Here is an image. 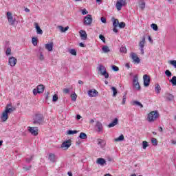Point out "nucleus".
Here are the masks:
<instances>
[{
  "label": "nucleus",
  "instance_id": "1",
  "mask_svg": "<svg viewBox=\"0 0 176 176\" xmlns=\"http://www.w3.org/2000/svg\"><path fill=\"white\" fill-rule=\"evenodd\" d=\"M160 114L157 111H153L150 112L147 116V120L149 123H152L153 122H156L159 118Z\"/></svg>",
  "mask_w": 176,
  "mask_h": 176
},
{
  "label": "nucleus",
  "instance_id": "2",
  "mask_svg": "<svg viewBox=\"0 0 176 176\" xmlns=\"http://www.w3.org/2000/svg\"><path fill=\"white\" fill-rule=\"evenodd\" d=\"M43 120H45V118H43V115L42 114H36L33 117V124H38V126H41V124H43Z\"/></svg>",
  "mask_w": 176,
  "mask_h": 176
},
{
  "label": "nucleus",
  "instance_id": "3",
  "mask_svg": "<svg viewBox=\"0 0 176 176\" xmlns=\"http://www.w3.org/2000/svg\"><path fill=\"white\" fill-rule=\"evenodd\" d=\"M126 5H127V3L126 2V0H118L116 2V8L117 10H118L119 12L122 10V8H123V6H126Z\"/></svg>",
  "mask_w": 176,
  "mask_h": 176
},
{
  "label": "nucleus",
  "instance_id": "4",
  "mask_svg": "<svg viewBox=\"0 0 176 176\" xmlns=\"http://www.w3.org/2000/svg\"><path fill=\"white\" fill-rule=\"evenodd\" d=\"M93 23V17H91V14H87L86 16L84 17V25H91Z\"/></svg>",
  "mask_w": 176,
  "mask_h": 176
},
{
  "label": "nucleus",
  "instance_id": "5",
  "mask_svg": "<svg viewBox=\"0 0 176 176\" xmlns=\"http://www.w3.org/2000/svg\"><path fill=\"white\" fill-rule=\"evenodd\" d=\"M133 85L134 89L140 91L141 90V86L140 85V82H138V76L135 75L133 76Z\"/></svg>",
  "mask_w": 176,
  "mask_h": 176
},
{
  "label": "nucleus",
  "instance_id": "6",
  "mask_svg": "<svg viewBox=\"0 0 176 176\" xmlns=\"http://www.w3.org/2000/svg\"><path fill=\"white\" fill-rule=\"evenodd\" d=\"M28 130L29 133H31L32 135H35V136H36L38 135V132L39 131V130H38V128L31 127V126H29L28 128Z\"/></svg>",
  "mask_w": 176,
  "mask_h": 176
},
{
  "label": "nucleus",
  "instance_id": "7",
  "mask_svg": "<svg viewBox=\"0 0 176 176\" xmlns=\"http://www.w3.org/2000/svg\"><path fill=\"white\" fill-rule=\"evenodd\" d=\"M143 80L144 86L148 87V86H149V83H151V77H149V76L147 74H145L143 76Z\"/></svg>",
  "mask_w": 176,
  "mask_h": 176
},
{
  "label": "nucleus",
  "instance_id": "8",
  "mask_svg": "<svg viewBox=\"0 0 176 176\" xmlns=\"http://www.w3.org/2000/svg\"><path fill=\"white\" fill-rule=\"evenodd\" d=\"M131 57L132 60L134 61V63H136L137 64H140L141 60L139 58L137 54L132 52L131 54Z\"/></svg>",
  "mask_w": 176,
  "mask_h": 176
},
{
  "label": "nucleus",
  "instance_id": "9",
  "mask_svg": "<svg viewBox=\"0 0 176 176\" xmlns=\"http://www.w3.org/2000/svg\"><path fill=\"white\" fill-rule=\"evenodd\" d=\"M7 18L10 24H11V25H13V24H14V20L13 19V14H12V12H7Z\"/></svg>",
  "mask_w": 176,
  "mask_h": 176
},
{
  "label": "nucleus",
  "instance_id": "10",
  "mask_svg": "<svg viewBox=\"0 0 176 176\" xmlns=\"http://www.w3.org/2000/svg\"><path fill=\"white\" fill-rule=\"evenodd\" d=\"M96 127L97 129L96 131H98V133H101L104 131V126H102V124L100 122V121L96 122Z\"/></svg>",
  "mask_w": 176,
  "mask_h": 176
},
{
  "label": "nucleus",
  "instance_id": "11",
  "mask_svg": "<svg viewBox=\"0 0 176 176\" xmlns=\"http://www.w3.org/2000/svg\"><path fill=\"white\" fill-rule=\"evenodd\" d=\"M89 97H97L98 96V91L96 89H90L88 91Z\"/></svg>",
  "mask_w": 176,
  "mask_h": 176
},
{
  "label": "nucleus",
  "instance_id": "12",
  "mask_svg": "<svg viewBox=\"0 0 176 176\" xmlns=\"http://www.w3.org/2000/svg\"><path fill=\"white\" fill-rule=\"evenodd\" d=\"M69 146H71V140H69L66 142H64L61 144V148L63 149H68L69 148Z\"/></svg>",
  "mask_w": 176,
  "mask_h": 176
},
{
  "label": "nucleus",
  "instance_id": "13",
  "mask_svg": "<svg viewBox=\"0 0 176 176\" xmlns=\"http://www.w3.org/2000/svg\"><path fill=\"white\" fill-rule=\"evenodd\" d=\"M8 63L11 67H14L17 64V59L12 56L9 58Z\"/></svg>",
  "mask_w": 176,
  "mask_h": 176
},
{
  "label": "nucleus",
  "instance_id": "14",
  "mask_svg": "<svg viewBox=\"0 0 176 176\" xmlns=\"http://www.w3.org/2000/svg\"><path fill=\"white\" fill-rule=\"evenodd\" d=\"M79 34L82 41H86V39H87V33H86V31L80 30Z\"/></svg>",
  "mask_w": 176,
  "mask_h": 176
},
{
  "label": "nucleus",
  "instance_id": "15",
  "mask_svg": "<svg viewBox=\"0 0 176 176\" xmlns=\"http://www.w3.org/2000/svg\"><path fill=\"white\" fill-rule=\"evenodd\" d=\"M8 115H9V113H7L6 111L5 110L1 115V120H3V122H6L8 119H9Z\"/></svg>",
  "mask_w": 176,
  "mask_h": 176
},
{
  "label": "nucleus",
  "instance_id": "16",
  "mask_svg": "<svg viewBox=\"0 0 176 176\" xmlns=\"http://www.w3.org/2000/svg\"><path fill=\"white\" fill-rule=\"evenodd\" d=\"M166 100L168 101H173L174 100V96L170 93H166L164 96Z\"/></svg>",
  "mask_w": 176,
  "mask_h": 176
},
{
  "label": "nucleus",
  "instance_id": "17",
  "mask_svg": "<svg viewBox=\"0 0 176 176\" xmlns=\"http://www.w3.org/2000/svg\"><path fill=\"white\" fill-rule=\"evenodd\" d=\"M97 142H98V145H100V148H104V146H105V145L107 144L105 140H104L102 139H98Z\"/></svg>",
  "mask_w": 176,
  "mask_h": 176
},
{
  "label": "nucleus",
  "instance_id": "18",
  "mask_svg": "<svg viewBox=\"0 0 176 176\" xmlns=\"http://www.w3.org/2000/svg\"><path fill=\"white\" fill-rule=\"evenodd\" d=\"M119 123V120L118 118H115L112 122H111L108 127L111 129V127H115Z\"/></svg>",
  "mask_w": 176,
  "mask_h": 176
},
{
  "label": "nucleus",
  "instance_id": "19",
  "mask_svg": "<svg viewBox=\"0 0 176 176\" xmlns=\"http://www.w3.org/2000/svg\"><path fill=\"white\" fill-rule=\"evenodd\" d=\"M34 25H35V28L36 30L37 34L42 35V34H43V31L42 30V29H41V27H39V25L37 23H35Z\"/></svg>",
  "mask_w": 176,
  "mask_h": 176
},
{
  "label": "nucleus",
  "instance_id": "20",
  "mask_svg": "<svg viewBox=\"0 0 176 176\" xmlns=\"http://www.w3.org/2000/svg\"><path fill=\"white\" fill-rule=\"evenodd\" d=\"M96 163L97 164H100V166H104L107 163V161L104 158H98Z\"/></svg>",
  "mask_w": 176,
  "mask_h": 176
},
{
  "label": "nucleus",
  "instance_id": "21",
  "mask_svg": "<svg viewBox=\"0 0 176 176\" xmlns=\"http://www.w3.org/2000/svg\"><path fill=\"white\" fill-rule=\"evenodd\" d=\"M53 46V43H47L45 44V49L48 50V52H52Z\"/></svg>",
  "mask_w": 176,
  "mask_h": 176
},
{
  "label": "nucleus",
  "instance_id": "22",
  "mask_svg": "<svg viewBox=\"0 0 176 176\" xmlns=\"http://www.w3.org/2000/svg\"><path fill=\"white\" fill-rule=\"evenodd\" d=\"M37 91L38 94H41V93H43V91H45V86H43V85H40L37 86Z\"/></svg>",
  "mask_w": 176,
  "mask_h": 176
},
{
  "label": "nucleus",
  "instance_id": "23",
  "mask_svg": "<svg viewBox=\"0 0 176 176\" xmlns=\"http://www.w3.org/2000/svg\"><path fill=\"white\" fill-rule=\"evenodd\" d=\"M49 160H50V162L52 163H54V162H56V155L54 153H50L49 155Z\"/></svg>",
  "mask_w": 176,
  "mask_h": 176
},
{
  "label": "nucleus",
  "instance_id": "24",
  "mask_svg": "<svg viewBox=\"0 0 176 176\" xmlns=\"http://www.w3.org/2000/svg\"><path fill=\"white\" fill-rule=\"evenodd\" d=\"M124 135H120L118 138L114 139V141L116 142H120V141H124Z\"/></svg>",
  "mask_w": 176,
  "mask_h": 176
},
{
  "label": "nucleus",
  "instance_id": "25",
  "mask_svg": "<svg viewBox=\"0 0 176 176\" xmlns=\"http://www.w3.org/2000/svg\"><path fill=\"white\" fill-rule=\"evenodd\" d=\"M9 107H12V105L7 104L5 111L8 113H12V112H13V108H9Z\"/></svg>",
  "mask_w": 176,
  "mask_h": 176
},
{
  "label": "nucleus",
  "instance_id": "26",
  "mask_svg": "<svg viewBox=\"0 0 176 176\" xmlns=\"http://www.w3.org/2000/svg\"><path fill=\"white\" fill-rule=\"evenodd\" d=\"M98 71L100 72L101 75H102V72H107V70L105 69V67H104V65H99Z\"/></svg>",
  "mask_w": 176,
  "mask_h": 176
},
{
  "label": "nucleus",
  "instance_id": "27",
  "mask_svg": "<svg viewBox=\"0 0 176 176\" xmlns=\"http://www.w3.org/2000/svg\"><path fill=\"white\" fill-rule=\"evenodd\" d=\"M155 90L157 94H160V91L162 90V87H160V85L159 84H157L155 85Z\"/></svg>",
  "mask_w": 176,
  "mask_h": 176
},
{
  "label": "nucleus",
  "instance_id": "28",
  "mask_svg": "<svg viewBox=\"0 0 176 176\" xmlns=\"http://www.w3.org/2000/svg\"><path fill=\"white\" fill-rule=\"evenodd\" d=\"M112 22L113 27H118L119 25V20L115 19V18H112Z\"/></svg>",
  "mask_w": 176,
  "mask_h": 176
},
{
  "label": "nucleus",
  "instance_id": "29",
  "mask_svg": "<svg viewBox=\"0 0 176 176\" xmlns=\"http://www.w3.org/2000/svg\"><path fill=\"white\" fill-rule=\"evenodd\" d=\"M58 28H59L60 31H61V32H65V31H68V30H69V26H67L65 28H64L63 26H58Z\"/></svg>",
  "mask_w": 176,
  "mask_h": 176
},
{
  "label": "nucleus",
  "instance_id": "30",
  "mask_svg": "<svg viewBox=\"0 0 176 176\" xmlns=\"http://www.w3.org/2000/svg\"><path fill=\"white\" fill-rule=\"evenodd\" d=\"M132 105H138V107H140V108H144V105L137 100L133 101Z\"/></svg>",
  "mask_w": 176,
  "mask_h": 176
},
{
  "label": "nucleus",
  "instance_id": "31",
  "mask_svg": "<svg viewBox=\"0 0 176 176\" xmlns=\"http://www.w3.org/2000/svg\"><path fill=\"white\" fill-rule=\"evenodd\" d=\"M139 46L140 48H144V46H145V37H143L142 41L140 42Z\"/></svg>",
  "mask_w": 176,
  "mask_h": 176
},
{
  "label": "nucleus",
  "instance_id": "32",
  "mask_svg": "<svg viewBox=\"0 0 176 176\" xmlns=\"http://www.w3.org/2000/svg\"><path fill=\"white\" fill-rule=\"evenodd\" d=\"M79 138H80L81 140H86V138H87V135H86V133H83V132H81V133H80Z\"/></svg>",
  "mask_w": 176,
  "mask_h": 176
},
{
  "label": "nucleus",
  "instance_id": "33",
  "mask_svg": "<svg viewBox=\"0 0 176 176\" xmlns=\"http://www.w3.org/2000/svg\"><path fill=\"white\" fill-rule=\"evenodd\" d=\"M102 50L104 52V53H109V52H110L109 47L107 45L103 46Z\"/></svg>",
  "mask_w": 176,
  "mask_h": 176
},
{
  "label": "nucleus",
  "instance_id": "34",
  "mask_svg": "<svg viewBox=\"0 0 176 176\" xmlns=\"http://www.w3.org/2000/svg\"><path fill=\"white\" fill-rule=\"evenodd\" d=\"M111 90L113 91V97H116V95L118 94V89H116L115 87H112Z\"/></svg>",
  "mask_w": 176,
  "mask_h": 176
},
{
  "label": "nucleus",
  "instance_id": "35",
  "mask_svg": "<svg viewBox=\"0 0 176 176\" xmlns=\"http://www.w3.org/2000/svg\"><path fill=\"white\" fill-rule=\"evenodd\" d=\"M169 82H170L173 86H176V76H173L172 79L169 80Z\"/></svg>",
  "mask_w": 176,
  "mask_h": 176
},
{
  "label": "nucleus",
  "instance_id": "36",
  "mask_svg": "<svg viewBox=\"0 0 176 176\" xmlns=\"http://www.w3.org/2000/svg\"><path fill=\"white\" fill-rule=\"evenodd\" d=\"M140 8H141L142 10H144V9H145V1H144V0L141 1L140 3Z\"/></svg>",
  "mask_w": 176,
  "mask_h": 176
},
{
  "label": "nucleus",
  "instance_id": "37",
  "mask_svg": "<svg viewBox=\"0 0 176 176\" xmlns=\"http://www.w3.org/2000/svg\"><path fill=\"white\" fill-rule=\"evenodd\" d=\"M32 42L34 46H36V45H38V38L36 37H33L32 38Z\"/></svg>",
  "mask_w": 176,
  "mask_h": 176
},
{
  "label": "nucleus",
  "instance_id": "38",
  "mask_svg": "<svg viewBox=\"0 0 176 176\" xmlns=\"http://www.w3.org/2000/svg\"><path fill=\"white\" fill-rule=\"evenodd\" d=\"M151 143L154 146H156L157 145V139L153 138L151 139Z\"/></svg>",
  "mask_w": 176,
  "mask_h": 176
},
{
  "label": "nucleus",
  "instance_id": "39",
  "mask_svg": "<svg viewBox=\"0 0 176 176\" xmlns=\"http://www.w3.org/2000/svg\"><path fill=\"white\" fill-rule=\"evenodd\" d=\"M77 133H78V131H76V130H74V131L69 130V131H67V134H69V135H72L77 134Z\"/></svg>",
  "mask_w": 176,
  "mask_h": 176
},
{
  "label": "nucleus",
  "instance_id": "40",
  "mask_svg": "<svg viewBox=\"0 0 176 176\" xmlns=\"http://www.w3.org/2000/svg\"><path fill=\"white\" fill-rule=\"evenodd\" d=\"M148 146H149V144H148V142L143 141V142H142V148H143V149H146V148H148Z\"/></svg>",
  "mask_w": 176,
  "mask_h": 176
},
{
  "label": "nucleus",
  "instance_id": "41",
  "mask_svg": "<svg viewBox=\"0 0 176 176\" xmlns=\"http://www.w3.org/2000/svg\"><path fill=\"white\" fill-rule=\"evenodd\" d=\"M120 52L121 53H127V48H126V47L122 46L120 49Z\"/></svg>",
  "mask_w": 176,
  "mask_h": 176
},
{
  "label": "nucleus",
  "instance_id": "42",
  "mask_svg": "<svg viewBox=\"0 0 176 176\" xmlns=\"http://www.w3.org/2000/svg\"><path fill=\"white\" fill-rule=\"evenodd\" d=\"M6 56H10L12 54V49L10 47H8L6 51Z\"/></svg>",
  "mask_w": 176,
  "mask_h": 176
},
{
  "label": "nucleus",
  "instance_id": "43",
  "mask_svg": "<svg viewBox=\"0 0 176 176\" xmlns=\"http://www.w3.org/2000/svg\"><path fill=\"white\" fill-rule=\"evenodd\" d=\"M77 98L78 96L75 93L71 95L72 101H76Z\"/></svg>",
  "mask_w": 176,
  "mask_h": 176
},
{
  "label": "nucleus",
  "instance_id": "44",
  "mask_svg": "<svg viewBox=\"0 0 176 176\" xmlns=\"http://www.w3.org/2000/svg\"><path fill=\"white\" fill-rule=\"evenodd\" d=\"M151 28H153V30L154 31H157V30H158L157 25H156L155 23L151 24Z\"/></svg>",
  "mask_w": 176,
  "mask_h": 176
},
{
  "label": "nucleus",
  "instance_id": "45",
  "mask_svg": "<svg viewBox=\"0 0 176 176\" xmlns=\"http://www.w3.org/2000/svg\"><path fill=\"white\" fill-rule=\"evenodd\" d=\"M165 75H166V76L170 78V76H172L173 74L171 73V72H170V70H166Z\"/></svg>",
  "mask_w": 176,
  "mask_h": 176
},
{
  "label": "nucleus",
  "instance_id": "46",
  "mask_svg": "<svg viewBox=\"0 0 176 176\" xmlns=\"http://www.w3.org/2000/svg\"><path fill=\"white\" fill-rule=\"evenodd\" d=\"M38 58L41 61H43L45 60V56H43V54L42 52H41Z\"/></svg>",
  "mask_w": 176,
  "mask_h": 176
},
{
  "label": "nucleus",
  "instance_id": "47",
  "mask_svg": "<svg viewBox=\"0 0 176 176\" xmlns=\"http://www.w3.org/2000/svg\"><path fill=\"white\" fill-rule=\"evenodd\" d=\"M169 64H170V65H173L175 68H176V60H170Z\"/></svg>",
  "mask_w": 176,
  "mask_h": 176
},
{
  "label": "nucleus",
  "instance_id": "48",
  "mask_svg": "<svg viewBox=\"0 0 176 176\" xmlns=\"http://www.w3.org/2000/svg\"><path fill=\"white\" fill-rule=\"evenodd\" d=\"M120 28H124L126 27V23L124 22H120L118 25Z\"/></svg>",
  "mask_w": 176,
  "mask_h": 176
},
{
  "label": "nucleus",
  "instance_id": "49",
  "mask_svg": "<svg viewBox=\"0 0 176 176\" xmlns=\"http://www.w3.org/2000/svg\"><path fill=\"white\" fill-rule=\"evenodd\" d=\"M102 75L106 78H109V74L107 72H102Z\"/></svg>",
  "mask_w": 176,
  "mask_h": 176
},
{
  "label": "nucleus",
  "instance_id": "50",
  "mask_svg": "<svg viewBox=\"0 0 176 176\" xmlns=\"http://www.w3.org/2000/svg\"><path fill=\"white\" fill-rule=\"evenodd\" d=\"M32 167V166H23V170H25V171H28V170H31Z\"/></svg>",
  "mask_w": 176,
  "mask_h": 176
},
{
  "label": "nucleus",
  "instance_id": "51",
  "mask_svg": "<svg viewBox=\"0 0 176 176\" xmlns=\"http://www.w3.org/2000/svg\"><path fill=\"white\" fill-rule=\"evenodd\" d=\"M58 100V96H57V94L54 95L52 101H54V102H56V101H57Z\"/></svg>",
  "mask_w": 176,
  "mask_h": 176
},
{
  "label": "nucleus",
  "instance_id": "52",
  "mask_svg": "<svg viewBox=\"0 0 176 176\" xmlns=\"http://www.w3.org/2000/svg\"><path fill=\"white\" fill-rule=\"evenodd\" d=\"M69 53L72 54V56H76V50L72 49L69 50Z\"/></svg>",
  "mask_w": 176,
  "mask_h": 176
},
{
  "label": "nucleus",
  "instance_id": "53",
  "mask_svg": "<svg viewBox=\"0 0 176 176\" xmlns=\"http://www.w3.org/2000/svg\"><path fill=\"white\" fill-rule=\"evenodd\" d=\"M99 38L104 43H105V37L102 34H100Z\"/></svg>",
  "mask_w": 176,
  "mask_h": 176
},
{
  "label": "nucleus",
  "instance_id": "54",
  "mask_svg": "<svg viewBox=\"0 0 176 176\" xmlns=\"http://www.w3.org/2000/svg\"><path fill=\"white\" fill-rule=\"evenodd\" d=\"M32 159H34V155H32L30 158H26V162L31 163Z\"/></svg>",
  "mask_w": 176,
  "mask_h": 176
},
{
  "label": "nucleus",
  "instance_id": "55",
  "mask_svg": "<svg viewBox=\"0 0 176 176\" xmlns=\"http://www.w3.org/2000/svg\"><path fill=\"white\" fill-rule=\"evenodd\" d=\"M112 69H113V71L117 72V71H119V67H118V66H116V65H113V66H112Z\"/></svg>",
  "mask_w": 176,
  "mask_h": 176
},
{
  "label": "nucleus",
  "instance_id": "56",
  "mask_svg": "<svg viewBox=\"0 0 176 176\" xmlns=\"http://www.w3.org/2000/svg\"><path fill=\"white\" fill-rule=\"evenodd\" d=\"M100 20H101L102 23H104V24H105L107 23V19H105V17H104V16H102L100 18Z\"/></svg>",
  "mask_w": 176,
  "mask_h": 176
},
{
  "label": "nucleus",
  "instance_id": "57",
  "mask_svg": "<svg viewBox=\"0 0 176 176\" xmlns=\"http://www.w3.org/2000/svg\"><path fill=\"white\" fill-rule=\"evenodd\" d=\"M63 93H65V94H68V93H69V89L68 88H65L63 89Z\"/></svg>",
  "mask_w": 176,
  "mask_h": 176
},
{
  "label": "nucleus",
  "instance_id": "58",
  "mask_svg": "<svg viewBox=\"0 0 176 176\" xmlns=\"http://www.w3.org/2000/svg\"><path fill=\"white\" fill-rule=\"evenodd\" d=\"M33 94L34 96H36V94H38V89H34Z\"/></svg>",
  "mask_w": 176,
  "mask_h": 176
},
{
  "label": "nucleus",
  "instance_id": "59",
  "mask_svg": "<svg viewBox=\"0 0 176 176\" xmlns=\"http://www.w3.org/2000/svg\"><path fill=\"white\" fill-rule=\"evenodd\" d=\"M87 13H89V12H87V10H86V9H84V10H82V14H87Z\"/></svg>",
  "mask_w": 176,
  "mask_h": 176
},
{
  "label": "nucleus",
  "instance_id": "60",
  "mask_svg": "<svg viewBox=\"0 0 176 176\" xmlns=\"http://www.w3.org/2000/svg\"><path fill=\"white\" fill-rule=\"evenodd\" d=\"M113 32H116V34H117V32H118V27H113Z\"/></svg>",
  "mask_w": 176,
  "mask_h": 176
},
{
  "label": "nucleus",
  "instance_id": "61",
  "mask_svg": "<svg viewBox=\"0 0 176 176\" xmlns=\"http://www.w3.org/2000/svg\"><path fill=\"white\" fill-rule=\"evenodd\" d=\"M81 118H82V116H80V115L78 114V115L76 116V119H77V120H79L81 119Z\"/></svg>",
  "mask_w": 176,
  "mask_h": 176
},
{
  "label": "nucleus",
  "instance_id": "62",
  "mask_svg": "<svg viewBox=\"0 0 176 176\" xmlns=\"http://www.w3.org/2000/svg\"><path fill=\"white\" fill-rule=\"evenodd\" d=\"M124 104H126V99H123V98H122V105H124Z\"/></svg>",
  "mask_w": 176,
  "mask_h": 176
},
{
  "label": "nucleus",
  "instance_id": "63",
  "mask_svg": "<svg viewBox=\"0 0 176 176\" xmlns=\"http://www.w3.org/2000/svg\"><path fill=\"white\" fill-rule=\"evenodd\" d=\"M79 46H80V47H85V44L82 43H80L79 44Z\"/></svg>",
  "mask_w": 176,
  "mask_h": 176
},
{
  "label": "nucleus",
  "instance_id": "64",
  "mask_svg": "<svg viewBox=\"0 0 176 176\" xmlns=\"http://www.w3.org/2000/svg\"><path fill=\"white\" fill-rule=\"evenodd\" d=\"M67 174H68L69 176H72V172H68Z\"/></svg>",
  "mask_w": 176,
  "mask_h": 176
}]
</instances>
